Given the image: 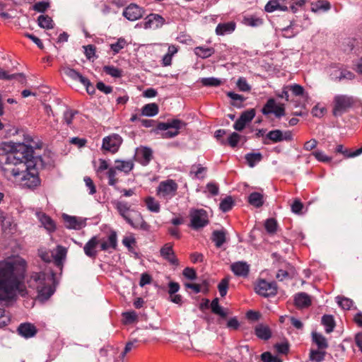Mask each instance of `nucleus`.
<instances>
[{
    "label": "nucleus",
    "mask_w": 362,
    "mask_h": 362,
    "mask_svg": "<svg viewBox=\"0 0 362 362\" xmlns=\"http://www.w3.org/2000/svg\"><path fill=\"white\" fill-rule=\"evenodd\" d=\"M190 227L194 230H199L209 223L208 213L203 209H191L189 211Z\"/></svg>",
    "instance_id": "nucleus-7"
},
{
    "label": "nucleus",
    "mask_w": 362,
    "mask_h": 362,
    "mask_svg": "<svg viewBox=\"0 0 362 362\" xmlns=\"http://www.w3.org/2000/svg\"><path fill=\"white\" fill-rule=\"evenodd\" d=\"M17 332L21 337L28 339L33 337L37 332L36 327L30 322L21 323L18 329Z\"/></svg>",
    "instance_id": "nucleus-15"
},
{
    "label": "nucleus",
    "mask_w": 362,
    "mask_h": 362,
    "mask_svg": "<svg viewBox=\"0 0 362 362\" xmlns=\"http://www.w3.org/2000/svg\"><path fill=\"white\" fill-rule=\"evenodd\" d=\"M354 77L355 75L353 72L346 69H344L340 71L339 75L337 76V78L339 81H341L342 79L352 80L354 78Z\"/></svg>",
    "instance_id": "nucleus-62"
},
{
    "label": "nucleus",
    "mask_w": 362,
    "mask_h": 362,
    "mask_svg": "<svg viewBox=\"0 0 362 362\" xmlns=\"http://www.w3.org/2000/svg\"><path fill=\"white\" fill-rule=\"evenodd\" d=\"M86 186L89 189L90 194H94L96 192V187L93 180L88 176H86L83 179Z\"/></svg>",
    "instance_id": "nucleus-63"
},
{
    "label": "nucleus",
    "mask_w": 362,
    "mask_h": 362,
    "mask_svg": "<svg viewBox=\"0 0 362 362\" xmlns=\"http://www.w3.org/2000/svg\"><path fill=\"white\" fill-rule=\"evenodd\" d=\"M266 139H269L274 143L283 141L282 131L279 129L272 130L266 135V139L263 141L264 144H269Z\"/></svg>",
    "instance_id": "nucleus-27"
},
{
    "label": "nucleus",
    "mask_w": 362,
    "mask_h": 362,
    "mask_svg": "<svg viewBox=\"0 0 362 362\" xmlns=\"http://www.w3.org/2000/svg\"><path fill=\"white\" fill-rule=\"evenodd\" d=\"M229 281L228 279H223L218 285L219 293L221 297H224L228 291Z\"/></svg>",
    "instance_id": "nucleus-55"
},
{
    "label": "nucleus",
    "mask_w": 362,
    "mask_h": 362,
    "mask_svg": "<svg viewBox=\"0 0 362 362\" xmlns=\"http://www.w3.org/2000/svg\"><path fill=\"white\" fill-rule=\"evenodd\" d=\"M255 291L264 297L274 296L277 293V285L276 282H268L260 279L255 286Z\"/></svg>",
    "instance_id": "nucleus-9"
},
{
    "label": "nucleus",
    "mask_w": 362,
    "mask_h": 362,
    "mask_svg": "<svg viewBox=\"0 0 362 362\" xmlns=\"http://www.w3.org/2000/svg\"><path fill=\"white\" fill-rule=\"evenodd\" d=\"M235 23L230 21L219 23L216 28V33L218 35H224L233 33L235 29Z\"/></svg>",
    "instance_id": "nucleus-22"
},
{
    "label": "nucleus",
    "mask_w": 362,
    "mask_h": 362,
    "mask_svg": "<svg viewBox=\"0 0 362 362\" xmlns=\"http://www.w3.org/2000/svg\"><path fill=\"white\" fill-rule=\"evenodd\" d=\"M54 279L55 274L53 272L33 273L27 281V284L28 287L36 289L40 299L46 300L54 293V290L52 284H54Z\"/></svg>",
    "instance_id": "nucleus-3"
},
{
    "label": "nucleus",
    "mask_w": 362,
    "mask_h": 362,
    "mask_svg": "<svg viewBox=\"0 0 362 362\" xmlns=\"http://www.w3.org/2000/svg\"><path fill=\"white\" fill-rule=\"evenodd\" d=\"M78 114V111L73 110H67L64 113V120L66 124L70 126L72 124L75 115Z\"/></svg>",
    "instance_id": "nucleus-57"
},
{
    "label": "nucleus",
    "mask_w": 362,
    "mask_h": 362,
    "mask_svg": "<svg viewBox=\"0 0 362 362\" xmlns=\"http://www.w3.org/2000/svg\"><path fill=\"white\" fill-rule=\"evenodd\" d=\"M11 322V316L3 308H0V328L8 325Z\"/></svg>",
    "instance_id": "nucleus-50"
},
{
    "label": "nucleus",
    "mask_w": 362,
    "mask_h": 362,
    "mask_svg": "<svg viewBox=\"0 0 362 362\" xmlns=\"http://www.w3.org/2000/svg\"><path fill=\"white\" fill-rule=\"evenodd\" d=\"M243 23L248 26L258 27L262 25L263 20L256 16H245Z\"/></svg>",
    "instance_id": "nucleus-36"
},
{
    "label": "nucleus",
    "mask_w": 362,
    "mask_h": 362,
    "mask_svg": "<svg viewBox=\"0 0 362 362\" xmlns=\"http://www.w3.org/2000/svg\"><path fill=\"white\" fill-rule=\"evenodd\" d=\"M266 230L271 234L276 232L277 228V222L274 218H269L264 223Z\"/></svg>",
    "instance_id": "nucleus-53"
},
{
    "label": "nucleus",
    "mask_w": 362,
    "mask_h": 362,
    "mask_svg": "<svg viewBox=\"0 0 362 362\" xmlns=\"http://www.w3.org/2000/svg\"><path fill=\"white\" fill-rule=\"evenodd\" d=\"M279 30L281 31V35L286 38L293 37L297 33V32L294 31L292 23L285 28H280Z\"/></svg>",
    "instance_id": "nucleus-49"
},
{
    "label": "nucleus",
    "mask_w": 362,
    "mask_h": 362,
    "mask_svg": "<svg viewBox=\"0 0 362 362\" xmlns=\"http://www.w3.org/2000/svg\"><path fill=\"white\" fill-rule=\"evenodd\" d=\"M245 158L248 165L252 168L262 160V155L260 153H247Z\"/></svg>",
    "instance_id": "nucleus-35"
},
{
    "label": "nucleus",
    "mask_w": 362,
    "mask_h": 362,
    "mask_svg": "<svg viewBox=\"0 0 362 362\" xmlns=\"http://www.w3.org/2000/svg\"><path fill=\"white\" fill-rule=\"evenodd\" d=\"M182 274L186 279L189 280H194L197 277L195 269L191 267H186L184 269Z\"/></svg>",
    "instance_id": "nucleus-60"
},
{
    "label": "nucleus",
    "mask_w": 362,
    "mask_h": 362,
    "mask_svg": "<svg viewBox=\"0 0 362 362\" xmlns=\"http://www.w3.org/2000/svg\"><path fill=\"white\" fill-rule=\"evenodd\" d=\"M108 179V185L117 189L116 185L119 182L117 177V170L113 167H110L106 173Z\"/></svg>",
    "instance_id": "nucleus-39"
},
{
    "label": "nucleus",
    "mask_w": 362,
    "mask_h": 362,
    "mask_svg": "<svg viewBox=\"0 0 362 362\" xmlns=\"http://www.w3.org/2000/svg\"><path fill=\"white\" fill-rule=\"evenodd\" d=\"M99 245L100 250L103 251H107L110 249L115 250L117 245V238L116 232L111 231L107 240L100 239Z\"/></svg>",
    "instance_id": "nucleus-17"
},
{
    "label": "nucleus",
    "mask_w": 362,
    "mask_h": 362,
    "mask_svg": "<svg viewBox=\"0 0 362 362\" xmlns=\"http://www.w3.org/2000/svg\"><path fill=\"white\" fill-rule=\"evenodd\" d=\"M355 103V99L347 95H337L333 100L332 114L334 117L341 116L349 111Z\"/></svg>",
    "instance_id": "nucleus-6"
},
{
    "label": "nucleus",
    "mask_w": 362,
    "mask_h": 362,
    "mask_svg": "<svg viewBox=\"0 0 362 362\" xmlns=\"http://www.w3.org/2000/svg\"><path fill=\"white\" fill-rule=\"evenodd\" d=\"M255 332L257 337L261 339L268 340L272 336L270 329L266 325H257Z\"/></svg>",
    "instance_id": "nucleus-26"
},
{
    "label": "nucleus",
    "mask_w": 362,
    "mask_h": 362,
    "mask_svg": "<svg viewBox=\"0 0 362 362\" xmlns=\"http://www.w3.org/2000/svg\"><path fill=\"white\" fill-rule=\"evenodd\" d=\"M38 25L40 27L45 29H51L53 28V21L47 15H40L37 18Z\"/></svg>",
    "instance_id": "nucleus-38"
},
{
    "label": "nucleus",
    "mask_w": 362,
    "mask_h": 362,
    "mask_svg": "<svg viewBox=\"0 0 362 362\" xmlns=\"http://www.w3.org/2000/svg\"><path fill=\"white\" fill-rule=\"evenodd\" d=\"M173 245L170 243L165 244L160 250V256L165 260H167L170 264L177 266L179 264V260L175 256V254L173 248Z\"/></svg>",
    "instance_id": "nucleus-13"
},
{
    "label": "nucleus",
    "mask_w": 362,
    "mask_h": 362,
    "mask_svg": "<svg viewBox=\"0 0 362 362\" xmlns=\"http://www.w3.org/2000/svg\"><path fill=\"white\" fill-rule=\"evenodd\" d=\"M25 267V261L21 258L0 261V300L13 299L17 291L22 296L27 294L21 284Z\"/></svg>",
    "instance_id": "nucleus-2"
},
{
    "label": "nucleus",
    "mask_w": 362,
    "mask_h": 362,
    "mask_svg": "<svg viewBox=\"0 0 362 362\" xmlns=\"http://www.w3.org/2000/svg\"><path fill=\"white\" fill-rule=\"evenodd\" d=\"M326 352L324 350L311 349L310 352V359L313 362H322L325 359Z\"/></svg>",
    "instance_id": "nucleus-41"
},
{
    "label": "nucleus",
    "mask_w": 362,
    "mask_h": 362,
    "mask_svg": "<svg viewBox=\"0 0 362 362\" xmlns=\"http://www.w3.org/2000/svg\"><path fill=\"white\" fill-rule=\"evenodd\" d=\"M145 10L136 4H130L123 11V16L129 21H134L143 17Z\"/></svg>",
    "instance_id": "nucleus-11"
},
{
    "label": "nucleus",
    "mask_w": 362,
    "mask_h": 362,
    "mask_svg": "<svg viewBox=\"0 0 362 362\" xmlns=\"http://www.w3.org/2000/svg\"><path fill=\"white\" fill-rule=\"evenodd\" d=\"M233 206V200L231 197H227L220 203V209L223 212L230 211Z\"/></svg>",
    "instance_id": "nucleus-47"
},
{
    "label": "nucleus",
    "mask_w": 362,
    "mask_h": 362,
    "mask_svg": "<svg viewBox=\"0 0 362 362\" xmlns=\"http://www.w3.org/2000/svg\"><path fill=\"white\" fill-rule=\"evenodd\" d=\"M39 257L45 262H54V252L40 249L38 250Z\"/></svg>",
    "instance_id": "nucleus-45"
},
{
    "label": "nucleus",
    "mask_w": 362,
    "mask_h": 362,
    "mask_svg": "<svg viewBox=\"0 0 362 362\" xmlns=\"http://www.w3.org/2000/svg\"><path fill=\"white\" fill-rule=\"evenodd\" d=\"M248 202L255 207H261L264 204L263 195L259 192H252L248 197Z\"/></svg>",
    "instance_id": "nucleus-29"
},
{
    "label": "nucleus",
    "mask_w": 362,
    "mask_h": 362,
    "mask_svg": "<svg viewBox=\"0 0 362 362\" xmlns=\"http://www.w3.org/2000/svg\"><path fill=\"white\" fill-rule=\"evenodd\" d=\"M315 158L320 162L328 163L332 160V158L325 155L322 151H316L312 153Z\"/></svg>",
    "instance_id": "nucleus-59"
},
{
    "label": "nucleus",
    "mask_w": 362,
    "mask_h": 362,
    "mask_svg": "<svg viewBox=\"0 0 362 362\" xmlns=\"http://www.w3.org/2000/svg\"><path fill=\"white\" fill-rule=\"evenodd\" d=\"M165 23V18L157 13H150L144 18V28L145 29H158Z\"/></svg>",
    "instance_id": "nucleus-12"
},
{
    "label": "nucleus",
    "mask_w": 362,
    "mask_h": 362,
    "mask_svg": "<svg viewBox=\"0 0 362 362\" xmlns=\"http://www.w3.org/2000/svg\"><path fill=\"white\" fill-rule=\"evenodd\" d=\"M232 272L239 276H247L249 274V265L244 262H237L230 266Z\"/></svg>",
    "instance_id": "nucleus-20"
},
{
    "label": "nucleus",
    "mask_w": 362,
    "mask_h": 362,
    "mask_svg": "<svg viewBox=\"0 0 362 362\" xmlns=\"http://www.w3.org/2000/svg\"><path fill=\"white\" fill-rule=\"evenodd\" d=\"M361 153H362V146L360 148H358L354 151H351V150L345 148L344 150V153H342V155L345 158H354V157L358 156L361 155Z\"/></svg>",
    "instance_id": "nucleus-64"
},
{
    "label": "nucleus",
    "mask_w": 362,
    "mask_h": 362,
    "mask_svg": "<svg viewBox=\"0 0 362 362\" xmlns=\"http://www.w3.org/2000/svg\"><path fill=\"white\" fill-rule=\"evenodd\" d=\"M115 166L113 167L116 170L124 172L125 174H129L134 166V162L132 160H116L115 161Z\"/></svg>",
    "instance_id": "nucleus-23"
},
{
    "label": "nucleus",
    "mask_w": 362,
    "mask_h": 362,
    "mask_svg": "<svg viewBox=\"0 0 362 362\" xmlns=\"http://www.w3.org/2000/svg\"><path fill=\"white\" fill-rule=\"evenodd\" d=\"M330 8V4L326 1H318L316 4H313L312 11L317 12L319 11H326Z\"/></svg>",
    "instance_id": "nucleus-46"
},
{
    "label": "nucleus",
    "mask_w": 362,
    "mask_h": 362,
    "mask_svg": "<svg viewBox=\"0 0 362 362\" xmlns=\"http://www.w3.org/2000/svg\"><path fill=\"white\" fill-rule=\"evenodd\" d=\"M177 188V184L173 180L163 181L157 188V195L167 199H170L175 195Z\"/></svg>",
    "instance_id": "nucleus-8"
},
{
    "label": "nucleus",
    "mask_w": 362,
    "mask_h": 362,
    "mask_svg": "<svg viewBox=\"0 0 362 362\" xmlns=\"http://www.w3.org/2000/svg\"><path fill=\"white\" fill-rule=\"evenodd\" d=\"M240 139V135H239L238 133L236 132H233L228 137V141H227V143L232 147V148H235L236 147V146L238 145L239 141ZM220 143L222 144V145H226V141H225L224 140H221L220 141Z\"/></svg>",
    "instance_id": "nucleus-43"
},
{
    "label": "nucleus",
    "mask_w": 362,
    "mask_h": 362,
    "mask_svg": "<svg viewBox=\"0 0 362 362\" xmlns=\"http://www.w3.org/2000/svg\"><path fill=\"white\" fill-rule=\"evenodd\" d=\"M100 239L97 236L92 237L84 245L83 251L85 255L95 259L98 255L97 247L99 245Z\"/></svg>",
    "instance_id": "nucleus-14"
},
{
    "label": "nucleus",
    "mask_w": 362,
    "mask_h": 362,
    "mask_svg": "<svg viewBox=\"0 0 362 362\" xmlns=\"http://www.w3.org/2000/svg\"><path fill=\"white\" fill-rule=\"evenodd\" d=\"M144 202L147 209L153 213H158L160 211V206L158 201L153 197H147L144 199Z\"/></svg>",
    "instance_id": "nucleus-32"
},
{
    "label": "nucleus",
    "mask_w": 362,
    "mask_h": 362,
    "mask_svg": "<svg viewBox=\"0 0 362 362\" xmlns=\"http://www.w3.org/2000/svg\"><path fill=\"white\" fill-rule=\"evenodd\" d=\"M0 151V163L5 176L13 179L22 188L35 189L41 184L39 170L51 166L49 161L37 155L34 150L23 144L15 146L3 143Z\"/></svg>",
    "instance_id": "nucleus-1"
},
{
    "label": "nucleus",
    "mask_w": 362,
    "mask_h": 362,
    "mask_svg": "<svg viewBox=\"0 0 362 362\" xmlns=\"http://www.w3.org/2000/svg\"><path fill=\"white\" fill-rule=\"evenodd\" d=\"M312 337L313 341L316 344L318 349L325 350L328 347L327 341L322 334L313 332Z\"/></svg>",
    "instance_id": "nucleus-30"
},
{
    "label": "nucleus",
    "mask_w": 362,
    "mask_h": 362,
    "mask_svg": "<svg viewBox=\"0 0 362 362\" xmlns=\"http://www.w3.org/2000/svg\"><path fill=\"white\" fill-rule=\"evenodd\" d=\"M211 309L212 313L216 315H218L223 318L226 317L227 313L223 310V309L219 305L218 298H214L211 303Z\"/></svg>",
    "instance_id": "nucleus-40"
},
{
    "label": "nucleus",
    "mask_w": 362,
    "mask_h": 362,
    "mask_svg": "<svg viewBox=\"0 0 362 362\" xmlns=\"http://www.w3.org/2000/svg\"><path fill=\"white\" fill-rule=\"evenodd\" d=\"M127 45V42L125 39L120 37L117 40L115 43H112L110 45V48L114 52V54H117Z\"/></svg>",
    "instance_id": "nucleus-48"
},
{
    "label": "nucleus",
    "mask_w": 362,
    "mask_h": 362,
    "mask_svg": "<svg viewBox=\"0 0 362 362\" xmlns=\"http://www.w3.org/2000/svg\"><path fill=\"white\" fill-rule=\"evenodd\" d=\"M206 171V168L202 167V165L198 164L197 165H193L190 170V174H194V177L197 178L202 177L201 174L205 173Z\"/></svg>",
    "instance_id": "nucleus-61"
},
{
    "label": "nucleus",
    "mask_w": 362,
    "mask_h": 362,
    "mask_svg": "<svg viewBox=\"0 0 362 362\" xmlns=\"http://www.w3.org/2000/svg\"><path fill=\"white\" fill-rule=\"evenodd\" d=\"M215 50L213 47H197L194 48L195 54L202 59H206L214 54Z\"/></svg>",
    "instance_id": "nucleus-31"
},
{
    "label": "nucleus",
    "mask_w": 362,
    "mask_h": 362,
    "mask_svg": "<svg viewBox=\"0 0 362 362\" xmlns=\"http://www.w3.org/2000/svg\"><path fill=\"white\" fill-rule=\"evenodd\" d=\"M255 116V110L254 109H250L247 111L243 112L240 116V119L244 122L245 123H248L252 120V119Z\"/></svg>",
    "instance_id": "nucleus-54"
},
{
    "label": "nucleus",
    "mask_w": 362,
    "mask_h": 362,
    "mask_svg": "<svg viewBox=\"0 0 362 362\" xmlns=\"http://www.w3.org/2000/svg\"><path fill=\"white\" fill-rule=\"evenodd\" d=\"M236 84L239 90L241 91L247 92L251 89V87L247 83V80L243 77L239 78Z\"/></svg>",
    "instance_id": "nucleus-58"
},
{
    "label": "nucleus",
    "mask_w": 362,
    "mask_h": 362,
    "mask_svg": "<svg viewBox=\"0 0 362 362\" xmlns=\"http://www.w3.org/2000/svg\"><path fill=\"white\" fill-rule=\"evenodd\" d=\"M40 221L44 227L49 232H53L56 229V226L53 220L45 214L40 217Z\"/></svg>",
    "instance_id": "nucleus-34"
},
{
    "label": "nucleus",
    "mask_w": 362,
    "mask_h": 362,
    "mask_svg": "<svg viewBox=\"0 0 362 362\" xmlns=\"http://www.w3.org/2000/svg\"><path fill=\"white\" fill-rule=\"evenodd\" d=\"M67 254V249L62 245H57L56 252H54V264L57 267L62 269L63 262L66 259Z\"/></svg>",
    "instance_id": "nucleus-19"
},
{
    "label": "nucleus",
    "mask_w": 362,
    "mask_h": 362,
    "mask_svg": "<svg viewBox=\"0 0 362 362\" xmlns=\"http://www.w3.org/2000/svg\"><path fill=\"white\" fill-rule=\"evenodd\" d=\"M116 209L119 215L134 228L144 231H149L151 226L144 219L141 214L134 209L126 202L119 201L116 203Z\"/></svg>",
    "instance_id": "nucleus-4"
},
{
    "label": "nucleus",
    "mask_w": 362,
    "mask_h": 362,
    "mask_svg": "<svg viewBox=\"0 0 362 362\" xmlns=\"http://www.w3.org/2000/svg\"><path fill=\"white\" fill-rule=\"evenodd\" d=\"M0 79L8 81L16 79L22 84L25 83L26 81L25 77L23 74H9L7 71H4L2 69H0Z\"/></svg>",
    "instance_id": "nucleus-24"
},
{
    "label": "nucleus",
    "mask_w": 362,
    "mask_h": 362,
    "mask_svg": "<svg viewBox=\"0 0 362 362\" xmlns=\"http://www.w3.org/2000/svg\"><path fill=\"white\" fill-rule=\"evenodd\" d=\"M122 143V137L119 134H113L103 139V148L114 153L118 151Z\"/></svg>",
    "instance_id": "nucleus-10"
},
{
    "label": "nucleus",
    "mask_w": 362,
    "mask_h": 362,
    "mask_svg": "<svg viewBox=\"0 0 362 362\" xmlns=\"http://www.w3.org/2000/svg\"><path fill=\"white\" fill-rule=\"evenodd\" d=\"M158 105L156 103H148L142 107L141 115L147 117H153L158 113Z\"/></svg>",
    "instance_id": "nucleus-25"
},
{
    "label": "nucleus",
    "mask_w": 362,
    "mask_h": 362,
    "mask_svg": "<svg viewBox=\"0 0 362 362\" xmlns=\"http://www.w3.org/2000/svg\"><path fill=\"white\" fill-rule=\"evenodd\" d=\"M276 101L274 98H269L262 109V112L264 115L273 113L276 107Z\"/></svg>",
    "instance_id": "nucleus-42"
},
{
    "label": "nucleus",
    "mask_w": 362,
    "mask_h": 362,
    "mask_svg": "<svg viewBox=\"0 0 362 362\" xmlns=\"http://www.w3.org/2000/svg\"><path fill=\"white\" fill-rule=\"evenodd\" d=\"M322 324L325 327L327 333H330L334 330L335 322L333 316L330 315H325L322 317Z\"/></svg>",
    "instance_id": "nucleus-33"
},
{
    "label": "nucleus",
    "mask_w": 362,
    "mask_h": 362,
    "mask_svg": "<svg viewBox=\"0 0 362 362\" xmlns=\"http://www.w3.org/2000/svg\"><path fill=\"white\" fill-rule=\"evenodd\" d=\"M212 240L217 247H221L226 242V233L222 230H214L212 233Z\"/></svg>",
    "instance_id": "nucleus-37"
},
{
    "label": "nucleus",
    "mask_w": 362,
    "mask_h": 362,
    "mask_svg": "<svg viewBox=\"0 0 362 362\" xmlns=\"http://www.w3.org/2000/svg\"><path fill=\"white\" fill-rule=\"evenodd\" d=\"M200 82L204 86L217 87L221 84V81L214 77L202 78Z\"/></svg>",
    "instance_id": "nucleus-44"
},
{
    "label": "nucleus",
    "mask_w": 362,
    "mask_h": 362,
    "mask_svg": "<svg viewBox=\"0 0 362 362\" xmlns=\"http://www.w3.org/2000/svg\"><path fill=\"white\" fill-rule=\"evenodd\" d=\"M187 124L184 121L178 119L168 120L167 122H158L156 129L153 130L158 133V130L166 131L162 133L161 136L163 139H171L175 137L180 134V130L185 128Z\"/></svg>",
    "instance_id": "nucleus-5"
},
{
    "label": "nucleus",
    "mask_w": 362,
    "mask_h": 362,
    "mask_svg": "<svg viewBox=\"0 0 362 362\" xmlns=\"http://www.w3.org/2000/svg\"><path fill=\"white\" fill-rule=\"evenodd\" d=\"M62 217L67 228L80 230L86 225L85 221H83L81 218L71 216L67 214H64Z\"/></svg>",
    "instance_id": "nucleus-16"
},
{
    "label": "nucleus",
    "mask_w": 362,
    "mask_h": 362,
    "mask_svg": "<svg viewBox=\"0 0 362 362\" xmlns=\"http://www.w3.org/2000/svg\"><path fill=\"white\" fill-rule=\"evenodd\" d=\"M295 305L298 308H307L311 305L310 296L304 292L297 293L294 298Z\"/></svg>",
    "instance_id": "nucleus-21"
},
{
    "label": "nucleus",
    "mask_w": 362,
    "mask_h": 362,
    "mask_svg": "<svg viewBox=\"0 0 362 362\" xmlns=\"http://www.w3.org/2000/svg\"><path fill=\"white\" fill-rule=\"evenodd\" d=\"M186 288H191L195 293H199L202 291V286H204L206 288L208 286L206 281H204L202 284L186 283L185 284Z\"/></svg>",
    "instance_id": "nucleus-56"
},
{
    "label": "nucleus",
    "mask_w": 362,
    "mask_h": 362,
    "mask_svg": "<svg viewBox=\"0 0 362 362\" xmlns=\"http://www.w3.org/2000/svg\"><path fill=\"white\" fill-rule=\"evenodd\" d=\"M337 299L339 305L344 310H349L353 305V301L349 298L338 296Z\"/></svg>",
    "instance_id": "nucleus-52"
},
{
    "label": "nucleus",
    "mask_w": 362,
    "mask_h": 362,
    "mask_svg": "<svg viewBox=\"0 0 362 362\" xmlns=\"http://www.w3.org/2000/svg\"><path fill=\"white\" fill-rule=\"evenodd\" d=\"M153 158V151L150 148L144 147L137 152V160L142 165H147Z\"/></svg>",
    "instance_id": "nucleus-18"
},
{
    "label": "nucleus",
    "mask_w": 362,
    "mask_h": 362,
    "mask_svg": "<svg viewBox=\"0 0 362 362\" xmlns=\"http://www.w3.org/2000/svg\"><path fill=\"white\" fill-rule=\"evenodd\" d=\"M103 69L107 74L112 77L118 78L122 76V71L113 66H105Z\"/></svg>",
    "instance_id": "nucleus-51"
},
{
    "label": "nucleus",
    "mask_w": 362,
    "mask_h": 362,
    "mask_svg": "<svg viewBox=\"0 0 362 362\" xmlns=\"http://www.w3.org/2000/svg\"><path fill=\"white\" fill-rule=\"evenodd\" d=\"M64 73L66 76L69 77L70 78L74 81H78L81 83L86 82L87 83L86 78L82 76L79 72L76 71L74 69H71L69 67L64 68Z\"/></svg>",
    "instance_id": "nucleus-28"
}]
</instances>
